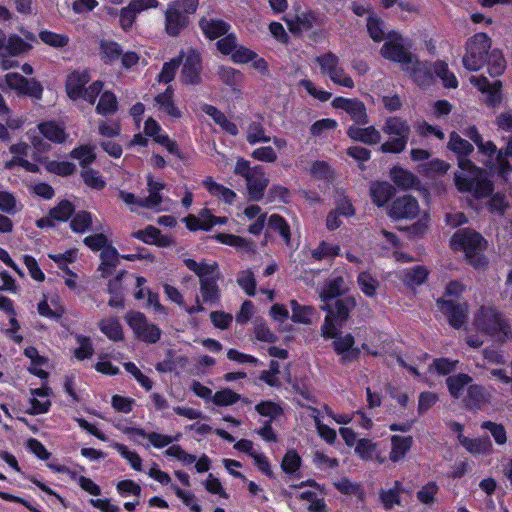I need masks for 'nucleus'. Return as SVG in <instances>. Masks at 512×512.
<instances>
[{"label":"nucleus","instance_id":"obj_1","mask_svg":"<svg viewBox=\"0 0 512 512\" xmlns=\"http://www.w3.org/2000/svg\"><path fill=\"white\" fill-rule=\"evenodd\" d=\"M185 266L199 278V294L195 305L186 308L190 315L206 311L205 305L215 307L220 304L221 289L218 281L222 278L217 262H196L193 259H184Z\"/></svg>","mask_w":512,"mask_h":512},{"label":"nucleus","instance_id":"obj_2","mask_svg":"<svg viewBox=\"0 0 512 512\" xmlns=\"http://www.w3.org/2000/svg\"><path fill=\"white\" fill-rule=\"evenodd\" d=\"M383 58L400 63L406 70H412L414 79L424 84L430 79L426 64L421 63L405 46L404 38L397 32H388L386 41L380 49Z\"/></svg>","mask_w":512,"mask_h":512},{"label":"nucleus","instance_id":"obj_3","mask_svg":"<svg viewBox=\"0 0 512 512\" xmlns=\"http://www.w3.org/2000/svg\"><path fill=\"white\" fill-rule=\"evenodd\" d=\"M459 171L455 173V183L461 192H474L476 197H486L493 191V184L486 171L477 168L471 160L458 158Z\"/></svg>","mask_w":512,"mask_h":512},{"label":"nucleus","instance_id":"obj_4","mask_svg":"<svg viewBox=\"0 0 512 512\" xmlns=\"http://www.w3.org/2000/svg\"><path fill=\"white\" fill-rule=\"evenodd\" d=\"M451 247L455 251H463L472 266L480 268L486 265V259L482 256L486 240L478 232L468 228L459 229L451 238Z\"/></svg>","mask_w":512,"mask_h":512},{"label":"nucleus","instance_id":"obj_5","mask_svg":"<svg viewBox=\"0 0 512 512\" xmlns=\"http://www.w3.org/2000/svg\"><path fill=\"white\" fill-rule=\"evenodd\" d=\"M474 325L479 331L491 336L500 343H504L512 337L509 323L493 307L481 306L474 316Z\"/></svg>","mask_w":512,"mask_h":512},{"label":"nucleus","instance_id":"obj_6","mask_svg":"<svg viewBox=\"0 0 512 512\" xmlns=\"http://www.w3.org/2000/svg\"><path fill=\"white\" fill-rule=\"evenodd\" d=\"M382 131L389 138L380 146L383 153L398 154L405 150L411 133L410 125L406 120L396 116L388 117Z\"/></svg>","mask_w":512,"mask_h":512},{"label":"nucleus","instance_id":"obj_7","mask_svg":"<svg viewBox=\"0 0 512 512\" xmlns=\"http://www.w3.org/2000/svg\"><path fill=\"white\" fill-rule=\"evenodd\" d=\"M234 173L246 180L247 191L251 200L259 201L262 199L264 191L269 184V178L264 172L263 167L259 165L251 167L249 161L239 159Z\"/></svg>","mask_w":512,"mask_h":512},{"label":"nucleus","instance_id":"obj_8","mask_svg":"<svg viewBox=\"0 0 512 512\" xmlns=\"http://www.w3.org/2000/svg\"><path fill=\"white\" fill-rule=\"evenodd\" d=\"M356 301L352 297L338 299L333 306L325 302L321 309L327 311L324 323L321 327V334L324 338L336 336V323H344L349 318L350 312L355 308Z\"/></svg>","mask_w":512,"mask_h":512},{"label":"nucleus","instance_id":"obj_9","mask_svg":"<svg viewBox=\"0 0 512 512\" xmlns=\"http://www.w3.org/2000/svg\"><path fill=\"white\" fill-rule=\"evenodd\" d=\"M490 47L491 41L486 34H475L466 43L463 66L469 71L480 70L486 62Z\"/></svg>","mask_w":512,"mask_h":512},{"label":"nucleus","instance_id":"obj_10","mask_svg":"<svg viewBox=\"0 0 512 512\" xmlns=\"http://www.w3.org/2000/svg\"><path fill=\"white\" fill-rule=\"evenodd\" d=\"M315 62L319 65L321 74L329 77L333 83L349 89L354 88L353 79L345 72L337 55L327 52L317 56Z\"/></svg>","mask_w":512,"mask_h":512},{"label":"nucleus","instance_id":"obj_11","mask_svg":"<svg viewBox=\"0 0 512 512\" xmlns=\"http://www.w3.org/2000/svg\"><path fill=\"white\" fill-rule=\"evenodd\" d=\"M125 319L139 340L151 344L160 340L161 330L155 324L149 323L144 314L129 312Z\"/></svg>","mask_w":512,"mask_h":512},{"label":"nucleus","instance_id":"obj_12","mask_svg":"<svg viewBox=\"0 0 512 512\" xmlns=\"http://www.w3.org/2000/svg\"><path fill=\"white\" fill-rule=\"evenodd\" d=\"M439 310L448 317L452 327L459 329L466 322L468 314V305L466 303H456L452 299H438Z\"/></svg>","mask_w":512,"mask_h":512},{"label":"nucleus","instance_id":"obj_13","mask_svg":"<svg viewBox=\"0 0 512 512\" xmlns=\"http://www.w3.org/2000/svg\"><path fill=\"white\" fill-rule=\"evenodd\" d=\"M178 6L177 3H169L165 11V32L171 37L178 36L189 24V17Z\"/></svg>","mask_w":512,"mask_h":512},{"label":"nucleus","instance_id":"obj_14","mask_svg":"<svg viewBox=\"0 0 512 512\" xmlns=\"http://www.w3.org/2000/svg\"><path fill=\"white\" fill-rule=\"evenodd\" d=\"M332 106L347 112L351 119L359 125H365L369 122L366 107L364 103L358 99L336 97L332 101Z\"/></svg>","mask_w":512,"mask_h":512},{"label":"nucleus","instance_id":"obj_15","mask_svg":"<svg viewBox=\"0 0 512 512\" xmlns=\"http://www.w3.org/2000/svg\"><path fill=\"white\" fill-rule=\"evenodd\" d=\"M158 4V0H132L128 6L120 10V26L125 31L129 30L138 13L149 8H156Z\"/></svg>","mask_w":512,"mask_h":512},{"label":"nucleus","instance_id":"obj_16","mask_svg":"<svg viewBox=\"0 0 512 512\" xmlns=\"http://www.w3.org/2000/svg\"><path fill=\"white\" fill-rule=\"evenodd\" d=\"M419 213V205L410 195L397 198L389 208V216L397 219H414Z\"/></svg>","mask_w":512,"mask_h":512},{"label":"nucleus","instance_id":"obj_17","mask_svg":"<svg viewBox=\"0 0 512 512\" xmlns=\"http://www.w3.org/2000/svg\"><path fill=\"white\" fill-rule=\"evenodd\" d=\"M332 339L334 351L341 356L342 363L353 362L359 358L360 350L353 347L355 340L351 334L342 336L336 331V336Z\"/></svg>","mask_w":512,"mask_h":512},{"label":"nucleus","instance_id":"obj_18","mask_svg":"<svg viewBox=\"0 0 512 512\" xmlns=\"http://www.w3.org/2000/svg\"><path fill=\"white\" fill-rule=\"evenodd\" d=\"M470 82L476 86L482 93L487 94L486 102L489 105H496L501 101V82L499 80H495L490 82L487 78L483 76H472L470 78Z\"/></svg>","mask_w":512,"mask_h":512},{"label":"nucleus","instance_id":"obj_19","mask_svg":"<svg viewBox=\"0 0 512 512\" xmlns=\"http://www.w3.org/2000/svg\"><path fill=\"white\" fill-rule=\"evenodd\" d=\"M200 71V55L195 51L189 52L181 71L182 81L186 84H198L200 82Z\"/></svg>","mask_w":512,"mask_h":512},{"label":"nucleus","instance_id":"obj_20","mask_svg":"<svg viewBox=\"0 0 512 512\" xmlns=\"http://www.w3.org/2000/svg\"><path fill=\"white\" fill-rule=\"evenodd\" d=\"M90 81V75L86 70L74 71L67 77L66 92L67 95L73 99H79L82 96V91L85 85Z\"/></svg>","mask_w":512,"mask_h":512},{"label":"nucleus","instance_id":"obj_21","mask_svg":"<svg viewBox=\"0 0 512 512\" xmlns=\"http://www.w3.org/2000/svg\"><path fill=\"white\" fill-rule=\"evenodd\" d=\"M165 188V184L161 181H156L151 175L147 177V189L148 196L139 199V206L144 208H156L158 207L163 197L161 191Z\"/></svg>","mask_w":512,"mask_h":512},{"label":"nucleus","instance_id":"obj_22","mask_svg":"<svg viewBox=\"0 0 512 512\" xmlns=\"http://www.w3.org/2000/svg\"><path fill=\"white\" fill-rule=\"evenodd\" d=\"M348 290L347 283L342 276H332L320 291V299L327 302L335 297L343 295Z\"/></svg>","mask_w":512,"mask_h":512},{"label":"nucleus","instance_id":"obj_23","mask_svg":"<svg viewBox=\"0 0 512 512\" xmlns=\"http://www.w3.org/2000/svg\"><path fill=\"white\" fill-rule=\"evenodd\" d=\"M347 135L354 141L368 145H375L381 141V133L374 126H368L366 128L351 126L347 130Z\"/></svg>","mask_w":512,"mask_h":512},{"label":"nucleus","instance_id":"obj_24","mask_svg":"<svg viewBox=\"0 0 512 512\" xmlns=\"http://www.w3.org/2000/svg\"><path fill=\"white\" fill-rule=\"evenodd\" d=\"M132 235L147 244H156L162 247H168L172 244V240L162 235L161 231L154 226H147L145 229L138 230Z\"/></svg>","mask_w":512,"mask_h":512},{"label":"nucleus","instance_id":"obj_25","mask_svg":"<svg viewBox=\"0 0 512 512\" xmlns=\"http://www.w3.org/2000/svg\"><path fill=\"white\" fill-rule=\"evenodd\" d=\"M199 26L209 39H217L228 33L230 25L220 19H201Z\"/></svg>","mask_w":512,"mask_h":512},{"label":"nucleus","instance_id":"obj_26","mask_svg":"<svg viewBox=\"0 0 512 512\" xmlns=\"http://www.w3.org/2000/svg\"><path fill=\"white\" fill-rule=\"evenodd\" d=\"M394 194V188L387 182H375L370 186L372 201L377 206L385 205Z\"/></svg>","mask_w":512,"mask_h":512},{"label":"nucleus","instance_id":"obj_27","mask_svg":"<svg viewBox=\"0 0 512 512\" xmlns=\"http://www.w3.org/2000/svg\"><path fill=\"white\" fill-rule=\"evenodd\" d=\"M155 103L160 111L167 113L169 116L174 118L181 117L180 110L174 105L173 91L170 88H167L165 92L157 95L155 97Z\"/></svg>","mask_w":512,"mask_h":512},{"label":"nucleus","instance_id":"obj_28","mask_svg":"<svg viewBox=\"0 0 512 512\" xmlns=\"http://www.w3.org/2000/svg\"><path fill=\"white\" fill-rule=\"evenodd\" d=\"M316 20L312 12H302L297 14L294 19L288 20V27L292 33H301L313 27Z\"/></svg>","mask_w":512,"mask_h":512},{"label":"nucleus","instance_id":"obj_29","mask_svg":"<svg viewBox=\"0 0 512 512\" xmlns=\"http://www.w3.org/2000/svg\"><path fill=\"white\" fill-rule=\"evenodd\" d=\"M392 449L389 458L393 462L402 459L409 451L412 445V437L392 436L391 438Z\"/></svg>","mask_w":512,"mask_h":512},{"label":"nucleus","instance_id":"obj_30","mask_svg":"<svg viewBox=\"0 0 512 512\" xmlns=\"http://www.w3.org/2000/svg\"><path fill=\"white\" fill-rule=\"evenodd\" d=\"M39 132L54 143H63L67 138L64 129L55 122H44L38 125Z\"/></svg>","mask_w":512,"mask_h":512},{"label":"nucleus","instance_id":"obj_31","mask_svg":"<svg viewBox=\"0 0 512 512\" xmlns=\"http://www.w3.org/2000/svg\"><path fill=\"white\" fill-rule=\"evenodd\" d=\"M203 185L206 187L210 194L221 198L226 203L231 204L236 198V193L234 191L216 183L211 177L203 180Z\"/></svg>","mask_w":512,"mask_h":512},{"label":"nucleus","instance_id":"obj_32","mask_svg":"<svg viewBox=\"0 0 512 512\" xmlns=\"http://www.w3.org/2000/svg\"><path fill=\"white\" fill-rule=\"evenodd\" d=\"M99 328L110 340L119 341L123 339L122 326L115 317L103 319L99 322Z\"/></svg>","mask_w":512,"mask_h":512},{"label":"nucleus","instance_id":"obj_33","mask_svg":"<svg viewBox=\"0 0 512 512\" xmlns=\"http://www.w3.org/2000/svg\"><path fill=\"white\" fill-rule=\"evenodd\" d=\"M458 439L463 447L472 454L487 453L491 447V442L488 438L470 439L459 434Z\"/></svg>","mask_w":512,"mask_h":512},{"label":"nucleus","instance_id":"obj_34","mask_svg":"<svg viewBox=\"0 0 512 512\" xmlns=\"http://www.w3.org/2000/svg\"><path fill=\"white\" fill-rule=\"evenodd\" d=\"M292 310L291 320L295 323L311 324L314 308L312 306L300 305L296 300L290 301Z\"/></svg>","mask_w":512,"mask_h":512},{"label":"nucleus","instance_id":"obj_35","mask_svg":"<svg viewBox=\"0 0 512 512\" xmlns=\"http://www.w3.org/2000/svg\"><path fill=\"white\" fill-rule=\"evenodd\" d=\"M472 382V378L468 374L459 373L446 379L448 390L452 397L459 398L463 388Z\"/></svg>","mask_w":512,"mask_h":512},{"label":"nucleus","instance_id":"obj_36","mask_svg":"<svg viewBox=\"0 0 512 512\" xmlns=\"http://www.w3.org/2000/svg\"><path fill=\"white\" fill-rule=\"evenodd\" d=\"M289 495L291 497H295L296 499L300 501L307 502V509L312 512H326L325 510V504L323 501L317 499V495L314 492L311 491H303V492H296L293 493L292 491L289 492Z\"/></svg>","mask_w":512,"mask_h":512},{"label":"nucleus","instance_id":"obj_37","mask_svg":"<svg viewBox=\"0 0 512 512\" xmlns=\"http://www.w3.org/2000/svg\"><path fill=\"white\" fill-rule=\"evenodd\" d=\"M391 177L393 182L402 189H409L417 184V179L411 172L399 167L391 170Z\"/></svg>","mask_w":512,"mask_h":512},{"label":"nucleus","instance_id":"obj_38","mask_svg":"<svg viewBox=\"0 0 512 512\" xmlns=\"http://www.w3.org/2000/svg\"><path fill=\"white\" fill-rule=\"evenodd\" d=\"M118 102L116 96L109 91H105L96 106V112L101 115H112L117 111Z\"/></svg>","mask_w":512,"mask_h":512},{"label":"nucleus","instance_id":"obj_39","mask_svg":"<svg viewBox=\"0 0 512 512\" xmlns=\"http://www.w3.org/2000/svg\"><path fill=\"white\" fill-rule=\"evenodd\" d=\"M488 72L492 77L501 75L506 68V61L502 53L498 50H493L488 54Z\"/></svg>","mask_w":512,"mask_h":512},{"label":"nucleus","instance_id":"obj_40","mask_svg":"<svg viewBox=\"0 0 512 512\" xmlns=\"http://www.w3.org/2000/svg\"><path fill=\"white\" fill-rule=\"evenodd\" d=\"M448 147L459 155V158H466V155L473 151V146L467 140L461 138L457 133L450 135Z\"/></svg>","mask_w":512,"mask_h":512},{"label":"nucleus","instance_id":"obj_41","mask_svg":"<svg viewBox=\"0 0 512 512\" xmlns=\"http://www.w3.org/2000/svg\"><path fill=\"white\" fill-rule=\"evenodd\" d=\"M367 30L370 37L375 42L386 40L387 34L385 31L384 23L376 16H369L367 19Z\"/></svg>","mask_w":512,"mask_h":512},{"label":"nucleus","instance_id":"obj_42","mask_svg":"<svg viewBox=\"0 0 512 512\" xmlns=\"http://www.w3.org/2000/svg\"><path fill=\"white\" fill-rule=\"evenodd\" d=\"M401 489V484L399 481H395L394 487L389 490H381L380 491V500L385 509H391L394 505H400L401 500L399 496V492Z\"/></svg>","mask_w":512,"mask_h":512},{"label":"nucleus","instance_id":"obj_43","mask_svg":"<svg viewBox=\"0 0 512 512\" xmlns=\"http://www.w3.org/2000/svg\"><path fill=\"white\" fill-rule=\"evenodd\" d=\"M435 74L442 80L443 85L447 88H456L458 81L456 76L449 71L445 62L438 61L434 64Z\"/></svg>","mask_w":512,"mask_h":512},{"label":"nucleus","instance_id":"obj_44","mask_svg":"<svg viewBox=\"0 0 512 512\" xmlns=\"http://www.w3.org/2000/svg\"><path fill=\"white\" fill-rule=\"evenodd\" d=\"M438 490L439 486L435 482H429L418 490L416 497L420 503L432 505L436 500Z\"/></svg>","mask_w":512,"mask_h":512},{"label":"nucleus","instance_id":"obj_45","mask_svg":"<svg viewBox=\"0 0 512 512\" xmlns=\"http://www.w3.org/2000/svg\"><path fill=\"white\" fill-rule=\"evenodd\" d=\"M428 271L423 266H416L405 271L403 280L408 285H421L427 278Z\"/></svg>","mask_w":512,"mask_h":512},{"label":"nucleus","instance_id":"obj_46","mask_svg":"<svg viewBox=\"0 0 512 512\" xmlns=\"http://www.w3.org/2000/svg\"><path fill=\"white\" fill-rule=\"evenodd\" d=\"M30 48L31 45L17 35H12L7 42L5 41V52L12 56L20 55Z\"/></svg>","mask_w":512,"mask_h":512},{"label":"nucleus","instance_id":"obj_47","mask_svg":"<svg viewBox=\"0 0 512 512\" xmlns=\"http://www.w3.org/2000/svg\"><path fill=\"white\" fill-rule=\"evenodd\" d=\"M246 140L254 145L260 142H269L271 138L265 135V130L260 123L253 122L247 128Z\"/></svg>","mask_w":512,"mask_h":512},{"label":"nucleus","instance_id":"obj_48","mask_svg":"<svg viewBox=\"0 0 512 512\" xmlns=\"http://www.w3.org/2000/svg\"><path fill=\"white\" fill-rule=\"evenodd\" d=\"M507 157H512V137H509L505 150L500 149L496 155V162L498 165L499 173L505 175L511 169Z\"/></svg>","mask_w":512,"mask_h":512},{"label":"nucleus","instance_id":"obj_49","mask_svg":"<svg viewBox=\"0 0 512 512\" xmlns=\"http://www.w3.org/2000/svg\"><path fill=\"white\" fill-rule=\"evenodd\" d=\"M467 405L480 407L486 402L485 389L480 385H470L467 390Z\"/></svg>","mask_w":512,"mask_h":512},{"label":"nucleus","instance_id":"obj_50","mask_svg":"<svg viewBox=\"0 0 512 512\" xmlns=\"http://www.w3.org/2000/svg\"><path fill=\"white\" fill-rule=\"evenodd\" d=\"M358 284L361 291L368 297H373L376 294L378 281L367 272H362L358 276Z\"/></svg>","mask_w":512,"mask_h":512},{"label":"nucleus","instance_id":"obj_51","mask_svg":"<svg viewBox=\"0 0 512 512\" xmlns=\"http://www.w3.org/2000/svg\"><path fill=\"white\" fill-rule=\"evenodd\" d=\"M40 39L47 45L61 48L69 43V37L65 34H57L52 31H42L39 34Z\"/></svg>","mask_w":512,"mask_h":512},{"label":"nucleus","instance_id":"obj_52","mask_svg":"<svg viewBox=\"0 0 512 512\" xmlns=\"http://www.w3.org/2000/svg\"><path fill=\"white\" fill-rule=\"evenodd\" d=\"M92 216L89 212L80 211L71 220L70 227L74 232L82 233L90 228Z\"/></svg>","mask_w":512,"mask_h":512},{"label":"nucleus","instance_id":"obj_53","mask_svg":"<svg viewBox=\"0 0 512 512\" xmlns=\"http://www.w3.org/2000/svg\"><path fill=\"white\" fill-rule=\"evenodd\" d=\"M74 206L68 200H62L50 210V215L58 221H66L74 212Z\"/></svg>","mask_w":512,"mask_h":512},{"label":"nucleus","instance_id":"obj_54","mask_svg":"<svg viewBox=\"0 0 512 512\" xmlns=\"http://www.w3.org/2000/svg\"><path fill=\"white\" fill-rule=\"evenodd\" d=\"M237 283L249 296L255 295L256 281L251 270L240 272L237 278Z\"/></svg>","mask_w":512,"mask_h":512},{"label":"nucleus","instance_id":"obj_55","mask_svg":"<svg viewBox=\"0 0 512 512\" xmlns=\"http://www.w3.org/2000/svg\"><path fill=\"white\" fill-rule=\"evenodd\" d=\"M268 224L270 228L280 233L287 244L290 242V228L283 217L277 214L271 215Z\"/></svg>","mask_w":512,"mask_h":512},{"label":"nucleus","instance_id":"obj_56","mask_svg":"<svg viewBox=\"0 0 512 512\" xmlns=\"http://www.w3.org/2000/svg\"><path fill=\"white\" fill-rule=\"evenodd\" d=\"M239 399L240 395L230 389L218 391L212 397L213 403L218 406H229L236 403Z\"/></svg>","mask_w":512,"mask_h":512},{"label":"nucleus","instance_id":"obj_57","mask_svg":"<svg viewBox=\"0 0 512 512\" xmlns=\"http://www.w3.org/2000/svg\"><path fill=\"white\" fill-rule=\"evenodd\" d=\"M113 447L130 463L133 469L141 470L142 460L136 452L130 451L125 445L120 443L113 444Z\"/></svg>","mask_w":512,"mask_h":512},{"label":"nucleus","instance_id":"obj_58","mask_svg":"<svg viewBox=\"0 0 512 512\" xmlns=\"http://www.w3.org/2000/svg\"><path fill=\"white\" fill-rule=\"evenodd\" d=\"M376 452V444L368 439H360L355 447V453L364 460H371Z\"/></svg>","mask_w":512,"mask_h":512},{"label":"nucleus","instance_id":"obj_59","mask_svg":"<svg viewBox=\"0 0 512 512\" xmlns=\"http://www.w3.org/2000/svg\"><path fill=\"white\" fill-rule=\"evenodd\" d=\"M100 49H101L102 57L109 61H113V60L119 58V56L122 54L121 47L116 42H113V41H107V40L101 41Z\"/></svg>","mask_w":512,"mask_h":512},{"label":"nucleus","instance_id":"obj_60","mask_svg":"<svg viewBox=\"0 0 512 512\" xmlns=\"http://www.w3.org/2000/svg\"><path fill=\"white\" fill-rule=\"evenodd\" d=\"M46 169L49 172L56 173L61 176L71 175L75 170V165L71 162H58V161H49L46 164Z\"/></svg>","mask_w":512,"mask_h":512},{"label":"nucleus","instance_id":"obj_61","mask_svg":"<svg viewBox=\"0 0 512 512\" xmlns=\"http://www.w3.org/2000/svg\"><path fill=\"white\" fill-rule=\"evenodd\" d=\"M71 156L78 159L81 165H88L95 159L94 147L80 146L71 152Z\"/></svg>","mask_w":512,"mask_h":512},{"label":"nucleus","instance_id":"obj_62","mask_svg":"<svg viewBox=\"0 0 512 512\" xmlns=\"http://www.w3.org/2000/svg\"><path fill=\"white\" fill-rule=\"evenodd\" d=\"M312 97H314L315 99H318L322 102L324 101H328L331 97H332V94L328 91H325V90H322V89H318L314 83L310 80H307V79H303L300 81L299 83Z\"/></svg>","mask_w":512,"mask_h":512},{"label":"nucleus","instance_id":"obj_63","mask_svg":"<svg viewBox=\"0 0 512 512\" xmlns=\"http://www.w3.org/2000/svg\"><path fill=\"white\" fill-rule=\"evenodd\" d=\"M218 75L220 79L227 85H237L241 80L242 75L240 72L236 71L231 67H220L218 70Z\"/></svg>","mask_w":512,"mask_h":512},{"label":"nucleus","instance_id":"obj_64","mask_svg":"<svg viewBox=\"0 0 512 512\" xmlns=\"http://www.w3.org/2000/svg\"><path fill=\"white\" fill-rule=\"evenodd\" d=\"M251 156L258 161L268 163H274L277 160V154L271 146L259 147L252 152Z\"/></svg>","mask_w":512,"mask_h":512}]
</instances>
